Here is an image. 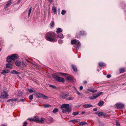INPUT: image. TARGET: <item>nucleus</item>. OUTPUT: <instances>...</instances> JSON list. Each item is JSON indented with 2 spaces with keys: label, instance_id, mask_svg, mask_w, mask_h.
<instances>
[{
  "label": "nucleus",
  "instance_id": "f257e3e1",
  "mask_svg": "<svg viewBox=\"0 0 126 126\" xmlns=\"http://www.w3.org/2000/svg\"><path fill=\"white\" fill-rule=\"evenodd\" d=\"M17 55L16 54H14L8 57L7 60L8 63L6 65L7 68L10 69L12 68V64L14 60L17 58Z\"/></svg>",
  "mask_w": 126,
  "mask_h": 126
},
{
  "label": "nucleus",
  "instance_id": "f03ea898",
  "mask_svg": "<svg viewBox=\"0 0 126 126\" xmlns=\"http://www.w3.org/2000/svg\"><path fill=\"white\" fill-rule=\"evenodd\" d=\"M46 39L47 41L53 42H56L57 40L55 33L54 32H49L47 33L45 36Z\"/></svg>",
  "mask_w": 126,
  "mask_h": 126
},
{
  "label": "nucleus",
  "instance_id": "7ed1b4c3",
  "mask_svg": "<svg viewBox=\"0 0 126 126\" xmlns=\"http://www.w3.org/2000/svg\"><path fill=\"white\" fill-rule=\"evenodd\" d=\"M64 76H65L66 79L69 82H72L73 80V79L72 77L70 76L69 75H66L65 73H61Z\"/></svg>",
  "mask_w": 126,
  "mask_h": 126
},
{
  "label": "nucleus",
  "instance_id": "20e7f679",
  "mask_svg": "<svg viewBox=\"0 0 126 126\" xmlns=\"http://www.w3.org/2000/svg\"><path fill=\"white\" fill-rule=\"evenodd\" d=\"M71 43L72 44H77V49H78L80 45L79 41L78 40L76 39L72 40L71 41Z\"/></svg>",
  "mask_w": 126,
  "mask_h": 126
},
{
  "label": "nucleus",
  "instance_id": "39448f33",
  "mask_svg": "<svg viewBox=\"0 0 126 126\" xmlns=\"http://www.w3.org/2000/svg\"><path fill=\"white\" fill-rule=\"evenodd\" d=\"M6 89L5 87H4L3 88V92L1 93V95L2 98H6L8 96V94L6 91L5 90Z\"/></svg>",
  "mask_w": 126,
  "mask_h": 126
},
{
  "label": "nucleus",
  "instance_id": "423d86ee",
  "mask_svg": "<svg viewBox=\"0 0 126 126\" xmlns=\"http://www.w3.org/2000/svg\"><path fill=\"white\" fill-rule=\"evenodd\" d=\"M69 105L68 104H63L61 106V108H65L67 109L68 108H70L69 107Z\"/></svg>",
  "mask_w": 126,
  "mask_h": 126
},
{
  "label": "nucleus",
  "instance_id": "0eeeda50",
  "mask_svg": "<svg viewBox=\"0 0 126 126\" xmlns=\"http://www.w3.org/2000/svg\"><path fill=\"white\" fill-rule=\"evenodd\" d=\"M116 106L119 109L122 108L124 107V105L120 103H117L116 104Z\"/></svg>",
  "mask_w": 126,
  "mask_h": 126
},
{
  "label": "nucleus",
  "instance_id": "6e6552de",
  "mask_svg": "<svg viewBox=\"0 0 126 126\" xmlns=\"http://www.w3.org/2000/svg\"><path fill=\"white\" fill-rule=\"evenodd\" d=\"M55 80L59 82H63L64 81V79L63 78L60 77L58 76L57 78H56Z\"/></svg>",
  "mask_w": 126,
  "mask_h": 126
},
{
  "label": "nucleus",
  "instance_id": "1a4fd4ad",
  "mask_svg": "<svg viewBox=\"0 0 126 126\" xmlns=\"http://www.w3.org/2000/svg\"><path fill=\"white\" fill-rule=\"evenodd\" d=\"M98 115L100 117H106L107 115L106 113L103 112H100L98 113Z\"/></svg>",
  "mask_w": 126,
  "mask_h": 126
},
{
  "label": "nucleus",
  "instance_id": "9d476101",
  "mask_svg": "<svg viewBox=\"0 0 126 126\" xmlns=\"http://www.w3.org/2000/svg\"><path fill=\"white\" fill-rule=\"evenodd\" d=\"M47 121H48V123H52L53 122V118L51 117H48L47 118Z\"/></svg>",
  "mask_w": 126,
  "mask_h": 126
},
{
  "label": "nucleus",
  "instance_id": "9b49d317",
  "mask_svg": "<svg viewBox=\"0 0 126 126\" xmlns=\"http://www.w3.org/2000/svg\"><path fill=\"white\" fill-rule=\"evenodd\" d=\"M69 96V94H61L59 95V97L60 98L62 99H64L66 98V97Z\"/></svg>",
  "mask_w": 126,
  "mask_h": 126
},
{
  "label": "nucleus",
  "instance_id": "f8f14e48",
  "mask_svg": "<svg viewBox=\"0 0 126 126\" xmlns=\"http://www.w3.org/2000/svg\"><path fill=\"white\" fill-rule=\"evenodd\" d=\"M88 91L91 92L92 93L96 92L97 91V90L94 89V88H89L87 89Z\"/></svg>",
  "mask_w": 126,
  "mask_h": 126
},
{
  "label": "nucleus",
  "instance_id": "ddd939ff",
  "mask_svg": "<svg viewBox=\"0 0 126 126\" xmlns=\"http://www.w3.org/2000/svg\"><path fill=\"white\" fill-rule=\"evenodd\" d=\"M71 111V109L70 108H68L67 109H63L62 112L63 113H65L66 112H70Z\"/></svg>",
  "mask_w": 126,
  "mask_h": 126
},
{
  "label": "nucleus",
  "instance_id": "4468645a",
  "mask_svg": "<svg viewBox=\"0 0 126 126\" xmlns=\"http://www.w3.org/2000/svg\"><path fill=\"white\" fill-rule=\"evenodd\" d=\"M9 71L10 70L8 69H6L4 70H2V71L1 74L4 75L6 73H9Z\"/></svg>",
  "mask_w": 126,
  "mask_h": 126
},
{
  "label": "nucleus",
  "instance_id": "2eb2a0df",
  "mask_svg": "<svg viewBox=\"0 0 126 126\" xmlns=\"http://www.w3.org/2000/svg\"><path fill=\"white\" fill-rule=\"evenodd\" d=\"M72 66L73 71L75 72H77V69L76 65L74 64H72Z\"/></svg>",
  "mask_w": 126,
  "mask_h": 126
},
{
  "label": "nucleus",
  "instance_id": "dca6fc26",
  "mask_svg": "<svg viewBox=\"0 0 126 126\" xmlns=\"http://www.w3.org/2000/svg\"><path fill=\"white\" fill-rule=\"evenodd\" d=\"M42 94L40 93H37L35 94L37 98H41L42 97Z\"/></svg>",
  "mask_w": 126,
  "mask_h": 126
},
{
  "label": "nucleus",
  "instance_id": "f3484780",
  "mask_svg": "<svg viewBox=\"0 0 126 126\" xmlns=\"http://www.w3.org/2000/svg\"><path fill=\"white\" fill-rule=\"evenodd\" d=\"M93 107V106L91 104H85L83 105V107L84 108H89Z\"/></svg>",
  "mask_w": 126,
  "mask_h": 126
},
{
  "label": "nucleus",
  "instance_id": "a211bd4d",
  "mask_svg": "<svg viewBox=\"0 0 126 126\" xmlns=\"http://www.w3.org/2000/svg\"><path fill=\"white\" fill-rule=\"evenodd\" d=\"M12 4V2L11 0H9L8 1L7 4H6V6L5 7V8L7 7L10 6Z\"/></svg>",
  "mask_w": 126,
  "mask_h": 126
},
{
  "label": "nucleus",
  "instance_id": "6ab92c4d",
  "mask_svg": "<svg viewBox=\"0 0 126 126\" xmlns=\"http://www.w3.org/2000/svg\"><path fill=\"white\" fill-rule=\"evenodd\" d=\"M99 66L100 67H104L105 66L106 64L102 62L99 63H98Z\"/></svg>",
  "mask_w": 126,
  "mask_h": 126
},
{
  "label": "nucleus",
  "instance_id": "aec40b11",
  "mask_svg": "<svg viewBox=\"0 0 126 126\" xmlns=\"http://www.w3.org/2000/svg\"><path fill=\"white\" fill-rule=\"evenodd\" d=\"M39 119V118L38 117L36 116L34 117V121L38 123Z\"/></svg>",
  "mask_w": 126,
  "mask_h": 126
},
{
  "label": "nucleus",
  "instance_id": "412c9836",
  "mask_svg": "<svg viewBox=\"0 0 126 126\" xmlns=\"http://www.w3.org/2000/svg\"><path fill=\"white\" fill-rule=\"evenodd\" d=\"M86 34L85 32L83 31H80L79 32V36L85 35Z\"/></svg>",
  "mask_w": 126,
  "mask_h": 126
},
{
  "label": "nucleus",
  "instance_id": "4be33fe9",
  "mask_svg": "<svg viewBox=\"0 0 126 126\" xmlns=\"http://www.w3.org/2000/svg\"><path fill=\"white\" fill-rule=\"evenodd\" d=\"M15 63L16 65L17 66H20L21 65V62L17 60L16 61Z\"/></svg>",
  "mask_w": 126,
  "mask_h": 126
},
{
  "label": "nucleus",
  "instance_id": "5701e85b",
  "mask_svg": "<svg viewBox=\"0 0 126 126\" xmlns=\"http://www.w3.org/2000/svg\"><path fill=\"white\" fill-rule=\"evenodd\" d=\"M45 120V118H41L40 119H39L38 123H43Z\"/></svg>",
  "mask_w": 126,
  "mask_h": 126
},
{
  "label": "nucleus",
  "instance_id": "b1692460",
  "mask_svg": "<svg viewBox=\"0 0 126 126\" xmlns=\"http://www.w3.org/2000/svg\"><path fill=\"white\" fill-rule=\"evenodd\" d=\"M23 93L21 91H19L18 92L17 95L18 97L22 96Z\"/></svg>",
  "mask_w": 126,
  "mask_h": 126
},
{
  "label": "nucleus",
  "instance_id": "393cba45",
  "mask_svg": "<svg viewBox=\"0 0 126 126\" xmlns=\"http://www.w3.org/2000/svg\"><path fill=\"white\" fill-rule=\"evenodd\" d=\"M104 102L102 101H100L98 103V105L99 106H101L104 104Z\"/></svg>",
  "mask_w": 126,
  "mask_h": 126
},
{
  "label": "nucleus",
  "instance_id": "a878e982",
  "mask_svg": "<svg viewBox=\"0 0 126 126\" xmlns=\"http://www.w3.org/2000/svg\"><path fill=\"white\" fill-rule=\"evenodd\" d=\"M52 75L55 80L56 79V78H57L59 76H58L57 74L55 73H53L52 74Z\"/></svg>",
  "mask_w": 126,
  "mask_h": 126
},
{
  "label": "nucleus",
  "instance_id": "bb28decb",
  "mask_svg": "<svg viewBox=\"0 0 126 126\" xmlns=\"http://www.w3.org/2000/svg\"><path fill=\"white\" fill-rule=\"evenodd\" d=\"M52 10L53 11L54 13L55 14L56 13V7L55 6H53L52 7Z\"/></svg>",
  "mask_w": 126,
  "mask_h": 126
},
{
  "label": "nucleus",
  "instance_id": "cd10ccee",
  "mask_svg": "<svg viewBox=\"0 0 126 126\" xmlns=\"http://www.w3.org/2000/svg\"><path fill=\"white\" fill-rule=\"evenodd\" d=\"M11 73L13 74H19V73L17 72L16 70H13L11 71Z\"/></svg>",
  "mask_w": 126,
  "mask_h": 126
},
{
  "label": "nucleus",
  "instance_id": "c85d7f7f",
  "mask_svg": "<svg viewBox=\"0 0 126 126\" xmlns=\"http://www.w3.org/2000/svg\"><path fill=\"white\" fill-rule=\"evenodd\" d=\"M57 36L58 38H61V39H63V34L61 33L59 34Z\"/></svg>",
  "mask_w": 126,
  "mask_h": 126
},
{
  "label": "nucleus",
  "instance_id": "c756f323",
  "mask_svg": "<svg viewBox=\"0 0 126 126\" xmlns=\"http://www.w3.org/2000/svg\"><path fill=\"white\" fill-rule=\"evenodd\" d=\"M62 31L61 29L60 28H58L56 32L57 33H58L59 32H62Z\"/></svg>",
  "mask_w": 126,
  "mask_h": 126
},
{
  "label": "nucleus",
  "instance_id": "7c9ffc66",
  "mask_svg": "<svg viewBox=\"0 0 126 126\" xmlns=\"http://www.w3.org/2000/svg\"><path fill=\"white\" fill-rule=\"evenodd\" d=\"M32 10V7H31L28 10V17H29L30 16V14Z\"/></svg>",
  "mask_w": 126,
  "mask_h": 126
},
{
  "label": "nucleus",
  "instance_id": "2f4dec72",
  "mask_svg": "<svg viewBox=\"0 0 126 126\" xmlns=\"http://www.w3.org/2000/svg\"><path fill=\"white\" fill-rule=\"evenodd\" d=\"M125 68H121L119 69L120 72L121 73H123L125 72Z\"/></svg>",
  "mask_w": 126,
  "mask_h": 126
},
{
  "label": "nucleus",
  "instance_id": "473e14b6",
  "mask_svg": "<svg viewBox=\"0 0 126 126\" xmlns=\"http://www.w3.org/2000/svg\"><path fill=\"white\" fill-rule=\"evenodd\" d=\"M44 107L45 108L49 107L51 106L49 104H44L43 105Z\"/></svg>",
  "mask_w": 126,
  "mask_h": 126
},
{
  "label": "nucleus",
  "instance_id": "72a5a7b5",
  "mask_svg": "<svg viewBox=\"0 0 126 126\" xmlns=\"http://www.w3.org/2000/svg\"><path fill=\"white\" fill-rule=\"evenodd\" d=\"M42 97L43 99H47V98H48V97L46 96L45 95L43 94H42Z\"/></svg>",
  "mask_w": 126,
  "mask_h": 126
},
{
  "label": "nucleus",
  "instance_id": "f704fd0d",
  "mask_svg": "<svg viewBox=\"0 0 126 126\" xmlns=\"http://www.w3.org/2000/svg\"><path fill=\"white\" fill-rule=\"evenodd\" d=\"M79 114V113L78 112L76 111L72 113V115L74 116H76V115H78Z\"/></svg>",
  "mask_w": 126,
  "mask_h": 126
},
{
  "label": "nucleus",
  "instance_id": "c9c22d12",
  "mask_svg": "<svg viewBox=\"0 0 126 126\" xmlns=\"http://www.w3.org/2000/svg\"><path fill=\"white\" fill-rule=\"evenodd\" d=\"M66 13V11L65 10H63L61 12V14L63 15H64Z\"/></svg>",
  "mask_w": 126,
  "mask_h": 126
},
{
  "label": "nucleus",
  "instance_id": "e433bc0d",
  "mask_svg": "<svg viewBox=\"0 0 126 126\" xmlns=\"http://www.w3.org/2000/svg\"><path fill=\"white\" fill-rule=\"evenodd\" d=\"M49 87H51L54 89H56V87L55 86L49 84Z\"/></svg>",
  "mask_w": 126,
  "mask_h": 126
},
{
  "label": "nucleus",
  "instance_id": "4c0bfd02",
  "mask_svg": "<svg viewBox=\"0 0 126 126\" xmlns=\"http://www.w3.org/2000/svg\"><path fill=\"white\" fill-rule=\"evenodd\" d=\"M33 94L29 96V98L30 100H32L33 98Z\"/></svg>",
  "mask_w": 126,
  "mask_h": 126
},
{
  "label": "nucleus",
  "instance_id": "58836bf2",
  "mask_svg": "<svg viewBox=\"0 0 126 126\" xmlns=\"http://www.w3.org/2000/svg\"><path fill=\"white\" fill-rule=\"evenodd\" d=\"M86 124V123L84 122H79V125H85V124Z\"/></svg>",
  "mask_w": 126,
  "mask_h": 126
},
{
  "label": "nucleus",
  "instance_id": "ea45409f",
  "mask_svg": "<svg viewBox=\"0 0 126 126\" xmlns=\"http://www.w3.org/2000/svg\"><path fill=\"white\" fill-rule=\"evenodd\" d=\"M103 94V93L102 92H100L96 94V95H97V96L98 97L100 95Z\"/></svg>",
  "mask_w": 126,
  "mask_h": 126
},
{
  "label": "nucleus",
  "instance_id": "a19ab883",
  "mask_svg": "<svg viewBox=\"0 0 126 126\" xmlns=\"http://www.w3.org/2000/svg\"><path fill=\"white\" fill-rule=\"evenodd\" d=\"M11 99V101H15L18 100V98H12Z\"/></svg>",
  "mask_w": 126,
  "mask_h": 126
},
{
  "label": "nucleus",
  "instance_id": "79ce46f5",
  "mask_svg": "<svg viewBox=\"0 0 126 126\" xmlns=\"http://www.w3.org/2000/svg\"><path fill=\"white\" fill-rule=\"evenodd\" d=\"M74 97H70L67 99V100H73L74 99Z\"/></svg>",
  "mask_w": 126,
  "mask_h": 126
},
{
  "label": "nucleus",
  "instance_id": "37998d69",
  "mask_svg": "<svg viewBox=\"0 0 126 126\" xmlns=\"http://www.w3.org/2000/svg\"><path fill=\"white\" fill-rule=\"evenodd\" d=\"M54 22L53 21H52L50 23V26L52 27H53L54 25Z\"/></svg>",
  "mask_w": 126,
  "mask_h": 126
},
{
  "label": "nucleus",
  "instance_id": "c03bdc74",
  "mask_svg": "<svg viewBox=\"0 0 126 126\" xmlns=\"http://www.w3.org/2000/svg\"><path fill=\"white\" fill-rule=\"evenodd\" d=\"M58 110V109H55L53 110V113H56L57 112Z\"/></svg>",
  "mask_w": 126,
  "mask_h": 126
},
{
  "label": "nucleus",
  "instance_id": "a18cd8bd",
  "mask_svg": "<svg viewBox=\"0 0 126 126\" xmlns=\"http://www.w3.org/2000/svg\"><path fill=\"white\" fill-rule=\"evenodd\" d=\"M93 96L94 99H95L96 98L98 97L97 95H96V94H94V95H93Z\"/></svg>",
  "mask_w": 126,
  "mask_h": 126
},
{
  "label": "nucleus",
  "instance_id": "49530a36",
  "mask_svg": "<svg viewBox=\"0 0 126 126\" xmlns=\"http://www.w3.org/2000/svg\"><path fill=\"white\" fill-rule=\"evenodd\" d=\"M28 91L30 93H32L33 92V90L31 89H28Z\"/></svg>",
  "mask_w": 126,
  "mask_h": 126
},
{
  "label": "nucleus",
  "instance_id": "de8ad7c7",
  "mask_svg": "<svg viewBox=\"0 0 126 126\" xmlns=\"http://www.w3.org/2000/svg\"><path fill=\"white\" fill-rule=\"evenodd\" d=\"M28 123L27 122H24L23 123V126H27L26 125Z\"/></svg>",
  "mask_w": 126,
  "mask_h": 126
},
{
  "label": "nucleus",
  "instance_id": "09e8293b",
  "mask_svg": "<svg viewBox=\"0 0 126 126\" xmlns=\"http://www.w3.org/2000/svg\"><path fill=\"white\" fill-rule=\"evenodd\" d=\"M58 42L59 43L61 44L63 43V40L61 39H59L58 40Z\"/></svg>",
  "mask_w": 126,
  "mask_h": 126
},
{
  "label": "nucleus",
  "instance_id": "8fccbe9b",
  "mask_svg": "<svg viewBox=\"0 0 126 126\" xmlns=\"http://www.w3.org/2000/svg\"><path fill=\"white\" fill-rule=\"evenodd\" d=\"M28 120L30 121H34V117L33 118H29L28 119Z\"/></svg>",
  "mask_w": 126,
  "mask_h": 126
},
{
  "label": "nucleus",
  "instance_id": "3c124183",
  "mask_svg": "<svg viewBox=\"0 0 126 126\" xmlns=\"http://www.w3.org/2000/svg\"><path fill=\"white\" fill-rule=\"evenodd\" d=\"M88 98L89 99H90V100H92V99H93V96H90V97H88Z\"/></svg>",
  "mask_w": 126,
  "mask_h": 126
},
{
  "label": "nucleus",
  "instance_id": "603ef678",
  "mask_svg": "<svg viewBox=\"0 0 126 126\" xmlns=\"http://www.w3.org/2000/svg\"><path fill=\"white\" fill-rule=\"evenodd\" d=\"M111 77V75H108L107 76V77L108 78H110Z\"/></svg>",
  "mask_w": 126,
  "mask_h": 126
},
{
  "label": "nucleus",
  "instance_id": "864d4df0",
  "mask_svg": "<svg viewBox=\"0 0 126 126\" xmlns=\"http://www.w3.org/2000/svg\"><path fill=\"white\" fill-rule=\"evenodd\" d=\"M77 93L78 95H81V94H82L79 93V92H78V91H77Z\"/></svg>",
  "mask_w": 126,
  "mask_h": 126
},
{
  "label": "nucleus",
  "instance_id": "5fc2aeb1",
  "mask_svg": "<svg viewBox=\"0 0 126 126\" xmlns=\"http://www.w3.org/2000/svg\"><path fill=\"white\" fill-rule=\"evenodd\" d=\"M116 126H120V124L118 122H116Z\"/></svg>",
  "mask_w": 126,
  "mask_h": 126
},
{
  "label": "nucleus",
  "instance_id": "6e6d98bb",
  "mask_svg": "<svg viewBox=\"0 0 126 126\" xmlns=\"http://www.w3.org/2000/svg\"><path fill=\"white\" fill-rule=\"evenodd\" d=\"M93 110L94 111H96L97 110V109L96 108H94L93 109Z\"/></svg>",
  "mask_w": 126,
  "mask_h": 126
},
{
  "label": "nucleus",
  "instance_id": "4d7b16f0",
  "mask_svg": "<svg viewBox=\"0 0 126 126\" xmlns=\"http://www.w3.org/2000/svg\"><path fill=\"white\" fill-rule=\"evenodd\" d=\"M19 101L24 102L25 101V100L23 99H20Z\"/></svg>",
  "mask_w": 126,
  "mask_h": 126
},
{
  "label": "nucleus",
  "instance_id": "13d9d810",
  "mask_svg": "<svg viewBox=\"0 0 126 126\" xmlns=\"http://www.w3.org/2000/svg\"><path fill=\"white\" fill-rule=\"evenodd\" d=\"M83 88V87L82 86H81L80 87V90H82Z\"/></svg>",
  "mask_w": 126,
  "mask_h": 126
},
{
  "label": "nucleus",
  "instance_id": "bf43d9fd",
  "mask_svg": "<svg viewBox=\"0 0 126 126\" xmlns=\"http://www.w3.org/2000/svg\"><path fill=\"white\" fill-rule=\"evenodd\" d=\"M11 101V99H9L7 100V102H9V101Z\"/></svg>",
  "mask_w": 126,
  "mask_h": 126
},
{
  "label": "nucleus",
  "instance_id": "052dcab7",
  "mask_svg": "<svg viewBox=\"0 0 126 126\" xmlns=\"http://www.w3.org/2000/svg\"><path fill=\"white\" fill-rule=\"evenodd\" d=\"M48 1L50 2V3H51L52 2V0H48Z\"/></svg>",
  "mask_w": 126,
  "mask_h": 126
},
{
  "label": "nucleus",
  "instance_id": "680f3d73",
  "mask_svg": "<svg viewBox=\"0 0 126 126\" xmlns=\"http://www.w3.org/2000/svg\"><path fill=\"white\" fill-rule=\"evenodd\" d=\"M85 113V111H83L81 112V114H84Z\"/></svg>",
  "mask_w": 126,
  "mask_h": 126
},
{
  "label": "nucleus",
  "instance_id": "e2e57ef3",
  "mask_svg": "<svg viewBox=\"0 0 126 126\" xmlns=\"http://www.w3.org/2000/svg\"><path fill=\"white\" fill-rule=\"evenodd\" d=\"M83 83L84 84H86L87 83V81H84Z\"/></svg>",
  "mask_w": 126,
  "mask_h": 126
},
{
  "label": "nucleus",
  "instance_id": "0e129e2a",
  "mask_svg": "<svg viewBox=\"0 0 126 126\" xmlns=\"http://www.w3.org/2000/svg\"><path fill=\"white\" fill-rule=\"evenodd\" d=\"M75 121V120H71L70 121L72 122H73Z\"/></svg>",
  "mask_w": 126,
  "mask_h": 126
},
{
  "label": "nucleus",
  "instance_id": "69168bd1",
  "mask_svg": "<svg viewBox=\"0 0 126 126\" xmlns=\"http://www.w3.org/2000/svg\"><path fill=\"white\" fill-rule=\"evenodd\" d=\"M98 113H99L98 112H96V113H95L96 114H98Z\"/></svg>",
  "mask_w": 126,
  "mask_h": 126
},
{
  "label": "nucleus",
  "instance_id": "338daca9",
  "mask_svg": "<svg viewBox=\"0 0 126 126\" xmlns=\"http://www.w3.org/2000/svg\"><path fill=\"white\" fill-rule=\"evenodd\" d=\"M2 126H5V125H4V124H3V125H2Z\"/></svg>",
  "mask_w": 126,
  "mask_h": 126
},
{
  "label": "nucleus",
  "instance_id": "774afa93",
  "mask_svg": "<svg viewBox=\"0 0 126 126\" xmlns=\"http://www.w3.org/2000/svg\"><path fill=\"white\" fill-rule=\"evenodd\" d=\"M1 51V49H0V51Z\"/></svg>",
  "mask_w": 126,
  "mask_h": 126
}]
</instances>
